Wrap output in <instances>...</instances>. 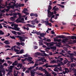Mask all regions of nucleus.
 Here are the masks:
<instances>
[{"label":"nucleus","mask_w":76,"mask_h":76,"mask_svg":"<svg viewBox=\"0 0 76 76\" xmlns=\"http://www.w3.org/2000/svg\"><path fill=\"white\" fill-rule=\"evenodd\" d=\"M39 33H40V32H38L37 31H36L35 32V34H37V35H39L40 34Z\"/></svg>","instance_id":"4c0bfd02"},{"label":"nucleus","mask_w":76,"mask_h":76,"mask_svg":"<svg viewBox=\"0 0 76 76\" xmlns=\"http://www.w3.org/2000/svg\"><path fill=\"white\" fill-rule=\"evenodd\" d=\"M46 41H48V42H51V40L50 39H47Z\"/></svg>","instance_id":"69168bd1"},{"label":"nucleus","mask_w":76,"mask_h":76,"mask_svg":"<svg viewBox=\"0 0 76 76\" xmlns=\"http://www.w3.org/2000/svg\"><path fill=\"white\" fill-rule=\"evenodd\" d=\"M26 26L27 27H30V28H35V26L31 25L29 24H26Z\"/></svg>","instance_id":"423d86ee"},{"label":"nucleus","mask_w":76,"mask_h":76,"mask_svg":"<svg viewBox=\"0 0 76 76\" xmlns=\"http://www.w3.org/2000/svg\"><path fill=\"white\" fill-rule=\"evenodd\" d=\"M54 66H55V65H48V67H54Z\"/></svg>","instance_id":"473e14b6"},{"label":"nucleus","mask_w":76,"mask_h":76,"mask_svg":"<svg viewBox=\"0 0 76 76\" xmlns=\"http://www.w3.org/2000/svg\"><path fill=\"white\" fill-rule=\"evenodd\" d=\"M2 73H3V75L4 76V75H5V70L4 69H2Z\"/></svg>","instance_id":"5701e85b"},{"label":"nucleus","mask_w":76,"mask_h":76,"mask_svg":"<svg viewBox=\"0 0 76 76\" xmlns=\"http://www.w3.org/2000/svg\"><path fill=\"white\" fill-rule=\"evenodd\" d=\"M42 69H43V67H42L40 66L39 68V70H41Z\"/></svg>","instance_id":"de8ad7c7"},{"label":"nucleus","mask_w":76,"mask_h":76,"mask_svg":"<svg viewBox=\"0 0 76 76\" xmlns=\"http://www.w3.org/2000/svg\"><path fill=\"white\" fill-rule=\"evenodd\" d=\"M61 38H62V39H64V38H66L65 36L61 35Z\"/></svg>","instance_id":"2f4dec72"},{"label":"nucleus","mask_w":76,"mask_h":76,"mask_svg":"<svg viewBox=\"0 0 76 76\" xmlns=\"http://www.w3.org/2000/svg\"><path fill=\"white\" fill-rule=\"evenodd\" d=\"M30 16L32 17V16H34V14L33 13H31L30 14Z\"/></svg>","instance_id":"603ef678"},{"label":"nucleus","mask_w":76,"mask_h":76,"mask_svg":"<svg viewBox=\"0 0 76 76\" xmlns=\"http://www.w3.org/2000/svg\"><path fill=\"white\" fill-rule=\"evenodd\" d=\"M61 57V56H60L58 57V59L56 60V61L58 63V62L61 63L62 61L63 60V58H60Z\"/></svg>","instance_id":"20e7f679"},{"label":"nucleus","mask_w":76,"mask_h":76,"mask_svg":"<svg viewBox=\"0 0 76 76\" xmlns=\"http://www.w3.org/2000/svg\"><path fill=\"white\" fill-rule=\"evenodd\" d=\"M35 17H38V14L37 13L34 14V16Z\"/></svg>","instance_id":"6e6d98bb"},{"label":"nucleus","mask_w":76,"mask_h":76,"mask_svg":"<svg viewBox=\"0 0 76 76\" xmlns=\"http://www.w3.org/2000/svg\"><path fill=\"white\" fill-rule=\"evenodd\" d=\"M16 61H15V63H13L12 65L13 66H17V64H16Z\"/></svg>","instance_id":"f704fd0d"},{"label":"nucleus","mask_w":76,"mask_h":76,"mask_svg":"<svg viewBox=\"0 0 76 76\" xmlns=\"http://www.w3.org/2000/svg\"><path fill=\"white\" fill-rule=\"evenodd\" d=\"M11 20H12V21H14V20H15L14 19V18L13 17H12L11 18Z\"/></svg>","instance_id":"338daca9"},{"label":"nucleus","mask_w":76,"mask_h":76,"mask_svg":"<svg viewBox=\"0 0 76 76\" xmlns=\"http://www.w3.org/2000/svg\"><path fill=\"white\" fill-rule=\"evenodd\" d=\"M16 38H19V40L20 42H22V41H25V39H28L27 37H22L19 36H15Z\"/></svg>","instance_id":"f03ea898"},{"label":"nucleus","mask_w":76,"mask_h":76,"mask_svg":"<svg viewBox=\"0 0 76 76\" xmlns=\"http://www.w3.org/2000/svg\"><path fill=\"white\" fill-rule=\"evenodd\" d=\"M42 64H44V63H42V62H39V65H42Z\"/></svg>","instance_id":"774afa93"},{"label":"nucleus","mask_w":76,"mask_h":76,"mask_svg":"<svg viewBox=\"0 0 76 76\" xmlns=\"http://www.w3.org/2000/svg\"><path fill=\"white\" fill-rule=\"evenodd\" d=\"M4 33L3 32V31L0 30V34H1V35H4Z\"/></svg>","instance_id":"cd10ccee"},{"label":"nucleus","mask_w":76,"mask_h":76,"mask_svg":"<svg viewBox=\"0 0 76 76\" xmlns=\"http://www.w3.org/2000/svg\"><path fill=\"white\" fill-rule=\"evenodd\" d=\"M7 63L8 64H12V62L10 61H7Z\"/></svg>","instance_id":"3c124183"},{"label":"nucleus","mask_w":76,"mask_h":76,"mask_svg":"<svg viewBox=\"0 0 76 76\" xmlns=\"http://www.w3.org/2000/svg\"><path fill=\"white\" fill-rule=\"evenodd\" d=\"M56 37L57 38H61V35L57 36Z\"/></svg>","instance_id":"79ce46f5"},{"label":"nucleus","mask_w":76,"mask_h":76,"mask_svg":"<svg viewBox=\"0 0 76 76\" xmlns=\"http://www.w3.org/2000/svg\"><path fill=\"white\" fill-rule=\"evenodd\" d=\"M5 47L6 48H10L11 47L10 45H5Z\"/></svg>","instance_id":"72a5a7b5"},{"label":"nucleus","mask_w":76,"mask_h":76,"mask_svg":"<svg viewBox=\"0 0 76 76\" xmlns=\"http://www.w3.org/2000/svg\"><path fill=\"white\" fill-rule=\"evenodd\" d=\"M51 34H55V32L53 31H51Z\"/></svg>","instance_id":"0e129e2a"},{"label":"nucleus","mask_w":76,"mask_h":76,"mask_svg":"<svg viewBox=\"0 0 76 76\" xmlns=\"http://www.w3.org/2000/svg\"><path fill=\"white\" fill-rule=\"evenodd\" d=\"M12 34H16V31H12Z\"/></svg>","instance_id":"e433bc0d"},{"label":"nucleus","mask_w":76,"mask_h":76,"mask_svg":"<svg viewBox=\"0 0 76 76\" xmlns=\"http://www.w3.org/2000/svg\"><path fill=\"white\" fill-rule=\"evenodd\" d=\"M16 45H14V46L12 47L11 48V49L12 50V51H13V48L14 49H15V48H16Z\"/></svg>","instance_id":"f3484780"},{"label":"nucleus","mask_w":76,"mask_h":76,"mask_svg":"<svg viewBox=\"0 0 76 76\" xmlns=\"http://www.w3.org/2000/svg\"><path fill=\"white\" fill-rule=\"evenodd\" d=\"M57 5L59 6H60L62 8H64V5H62L61 4H57Z\"/></svg>","instance_id":"412c9836"},{"label":"nucleus","mask_w":76,"mask_h":76,"mask_svg":"<svg viewBox=\"0 0 76 76\" xmlns=\"http://www.w3.org/2000/svg\"><path fill=\"white\" fill-rule=\"evenodd\" d=\"M31 75H35V72L34 71H31L30 72Z\"/></svg>","instance_id":"a211bd4d"},{"label":"nucleus","mask_w":76,"mask_h":76,"mask_svg":"<svg viewBox=\"0 0 76 76\" xmlns=\"http://www.w3.org/2000/svg\"><path fill=\"white\" fill-rule=\"evenodd\" d=\"M3 65L5 66H6V67L7 66H8V64H6V63H4Z\"/></svg>","instance_id":"49530a36"},{"label":"nucleus","mask_w":76,"mask_h":76,"mask_svg":"<svg viewBox=\"0 0 76 76\" xmlns=\"http://www.w3.org/2000/svg\"><path fill=\"white\" fill-rule=\"evenodd\" d=\"M67 62H68V60L67 59H66L64 61V64H66Z\"/></svg>","instance_id":"7c9ffc66"},{"label":"nucleus","mask_w":76,"mask_h":76,"mask_svg":"<svg viewBox=\"0 0 76 76\" xmlns=\"http://www.w3.org/2000/svg\"><path fill=\"white\" fill-rule=\"evenodd\" d=\"M14 6L15 7H21V4H19L18 5L15 4L14 5Z\"/></svg>","instance_id":"6ab92c4d"},{"label":"nucleus","mask_w":76,"mask_h":76,"mask_svg":"<svg viewBox=\"0 0 76 76\" xmlns=\"http://www.w3.org/2000/svg\"><path fill=\"white\" fill-rule=\"evenodd\" d=\"M60 41L61 42V39H57V42H60Z\"/></svg>","instance_id":"a18cd8bd"},{"label":"nucleus","mask_w":76,"mask_h":76,"mask_svg":"<svg viewBox=\"0 0 76 76\" xmlns=\"http://www.w3.org/2000/svg\"><path fill=\"white\" fill-rule=\"evenodd\" d=\"M38 66V64H34V67H36V66Z\"/></svg>","instance_id":"680f3d73"},{"label":"nucleus","mask_w":76,"mask_h":76,"mask_svg":"<svg viewBox=\"0 0 76 76\" xmlns=\"http://www.w3.org/2000/svg\"><path fill=\"white\" fill-rule=\"evenodd\" d=\"M69 38L72 39H75V36H69Z\"/></svg>","instance_id":"4be33fe9"},{"label":"nucleus","mask_w":76,"mask_h":76,"mask_svg":"<svg viewBox=\"0 0 76 76\" xmlns=\"http://www.w3.org/2000/svg\"><path fill=\"white\" fill-rule=\"evenodd\" d=\"M52 9V7L50 5H49L48 7V16L49 18H51L52 16V15H54V12H51L50 10Z\"/></svg>","instance_id":"f257e3e1"},{"label":"nucleus","mask_w":76,"mask_h":76,"mask_svg":"<svg viewBox=\"0 0 76 76\" xmlns=\"http://www.w3.org/2000/svg\"><path fill=\"white\" fill-rule=\"evenodd\" d=\"M31 23L32 25H35V23H38L39 22L37 20V18H36L35 20H32L31 22Z\"/></svg>","instance_id":"39448f33"},{"label":"nucleus","mask_w":76,"mask_h":76,"mask_svg":"<svg viewBox=\"0 0 76 76\" xmlns=\"http://www.w3.org/2000/svg\"><path fill=\"white\" fill-rule=\"evenodd\" d=\"M35 54L36 55H35V57H38L37 55L38 56H41V53H39V52H37Z\"/></svg>","instance_id":"1a4fd4ad"},{"label":"nucleus","mask_w":76,"mask_h":76,"mask_svg":"<svg viewBox=\"0 0 76 76\" xmlns=\"http://www.w3.org/2000/svg\"><path fill=\"white\" fill-rule=\"evenodd\" d=\"M10 8H11V9H15V6L13 5L12 6H10Z\"/></svg>","instance_id":"c03bdc74"},{"label":"nucleus","mask_w":76,"mask_h":76,"mask_svg":"<svg viewBox=\"0 0 76 76\" xmlns=\"http://www.w3.org/2000/svg\"><path fill=\"white\" fill-rule=\"evenodd\" d=\"M10 38H11V39H16V38L14 37V36H10Z\"/></svg>","instance_id":"aec40b11"},{"label":"nucleus","mask_w":76,"mask_h":76,"mask_svg":"<svg viewBox=\"0 0 76 76\" xmlns=\"http://www.w3.org/2000/svg\"><path fill=\"white\" fill-rule=\"evenodd\" d=\"M21 22H22V20H21L20 19H19L18 18L16 20V22L17 23H19Z\"/></svg>","instance_id":"dca6fc26"},{"label":"nucleus","mask_w":76,"mask_h":76,"mask_svg":"<svg viewBox=\"0 0 76 76\" xmlns=\"http://www.w3.org/2000/svg\"><path fill=\"white\" fill-rule=\"evenodd\" d=\"M20 45H21L22 46H24L25 45V43L24 42H21Z\"/></svg>","instance_id":"8fccbe9b"},{"label":"nucleus","mask_w":76,"mask_h":76,"mask_svg":"<svg viewBox=\"0 0 76 76\" xmlns=\"http://www.w3.org/2000/svg\"><path fill=\"white\" fill-rule=\"evenodd\" d=\"M54 42L50 43V46H53V45L54 44Z\"/></svg>","instance_id":"a878e982"},{"label":"nucleus","mask_w":76,"mask_h":76,"mask_svg":"<svg viewBox=\"0 0 76 76\" xmlns=\"http://www.w3.org/2000/svg\"><path fill=\"white\" fill-rule=\"evenodd\" d=\"M14 51H15V52H19V50L18 49H16V48L14 49Z\"/></svg>","instance_id":"ea45409f"},{"label":"nucleus","mask_w":76,"mask_h":76,"mask_svg":"<svg viewBox=\"0 0 76 76\" xmlns=\"http://www.w3.org/2000/svg\"><path fill=\"white\" fill-rule=\"evenodd\" d=\"M39 35L41 37H44L45 35V34L43 33H42L39 34Z\"/></svg>","instance_id":"9d476101"},{"label":"nucleus","mask_w":76,"mask_h":76,"mask_svg":"<svg viewBox=\"0 0 76 76\" xmlns=\"http://www.w3.org/2000/svg\"><path fill=\"white\" fill-rule=\"evenodd\" d=\"M59 53L60 54H61V55H62L63 56H64V57H66V56L64 55V54H63V53L62 52L60 53Z\"/></svg>","instance_id":"5fc2aeb1"},{"label":"nucleus","mask_w":76,"mask_h":76,"mask_svg":"<svg viewBox=\"0 0 76 76\" xmlns=\"http://www.w3.org/2000/svg\"><path fill=\"white\" fill-rule=\"evenodd\" d=\"M7 8L8 9L10 10V6H7Z\"/></svg>","instance_id":"13d9d810"},{"label":"nucleus","mask_w":76,"mask_h":76,"mask_svg":"<svg viewBox=\"0 0 76 76\" xmlns=\"http://www.w3.org/2000/svg\"><path fill=\"white\" fill-rule=\"evenodd\" d=\"M14 28H15V31H19V29H20V28H19L18 27H14Z\"/></svg>","instance_id":"b1692460"},{"label":"nucleus","mask_w":76,"mask_h":76,"mask_svg":"<svg viewBox=\"0 0 76 76\" xmlns=\"http://www.w3.org/2000/svg\"><path fill=\"white\" fill-rule=\"evenodd\" d=\"M14 67V66H11L10 67H8V70H13V68Z\"/></svg>","instance_id":"9b49d317"},{"label":"nucleus","mask_w":76,"mask_h":76,"mask_svg":"<svg viewBox=\"0 0 76 76\" xmlns=\"http://www.w3.org/2000/svg\"><path fill=\"white\" fill-rule=\"evenodd\" d=\"M17 45H18V46H20V45L21 43L19 42H16Z\"/></svg>","instance_id":"37998d69"},{"label":"nucleus","mask_w":76,"mask_h":76,"mask_svg":"<svg viewBox=\"0 0 76 76\" xmlns=\"http://www.w3.org/2000/svg\"><path fill=\"white\" fill-rule=\"evenodd\" d=\"M23 56L24 57H28V55L27 54H26L25 55H23Z\"/></svg>","instance_id":"a19ab883"},{"label":"nucleus","mask_w":76,"mask_h":76,"mask_svg":"<svg viewBox=\"0 0 76 76\" xmlns=\"http://www.w3.org/2000/svg\"><path fill=\"white\" fill-rule=\"evenodd\" d=\"M48 64L47 63L46 64H45L42 65V67H45L46 68H48Z\"/></svg>","instance_id":"f8f14e48"},{"label":"nucleus","mask_w":76,"mask_h":76,"mask_svg":"<svg viewBox=\"0 0 76 76\" xmlns=\"http://www.w3.org/2000/svg\"><path fill=\"white\" fill-rule=\"evenodd\" d=\"M0 62H1V63H3L4 62V60H2L1 59H0Z\"/></svg>","instance_id":"bb28decb"},{"label":"nucleus","mask_w":76,"mask_h":76,"mask_svg":"<svg viewBox=\"0 0 76 76\" xmlns=\"http://www.w3.org/2000/svg\"><path fill=\"white\" fill-rule=\"evenodd\" d=\"M48 25H49L50 26H51L52 24L51 23H49L48 24H47V26H48Z\"/></svg>","instance_id":"4d7b16f0"},{"label":"nucleus","mask_w":76,"mask_h":76,"mask_svg":"<svg viewBox=\"0 0 76 76\" xmlns=\"http://www.w3.org/2000/svg\"><path fill=\"white\" fill-rule=\"evenodd\" d=\"M41 71H42L44 72H45V74H47L45 75V76H51V74H48V72H47V71L45 70L44 69H42V70H41Z\"/></svg>","instance_id":"7ed1b4c3"},{"label":"nucleus","mask_w":76,"mask_h":76,"mask_svg":"<svg viewBox=\"0 0 76 76\" xmlns=\"http://www.w3.org/2000/svg\"><path fill=\"white\" fill-rule=\"evenodd\" d=\"M18 24H15L14 26V28H17V27H18Z\"/></svg>","instance_id":"bf43d9fd"},{"label":"nucleus","mask_w":76,"mask_h":76,"mask_svg":"<svg viewBox=\"0 0 76 76\" xmlns=\"http://www.w3.org/2000/svg\"><path fill=\"white\" fill-rule=\"evenodd\" d=\"M24 50H20V54H22L23 53H24V52H23Z\"/></svg>","instance_id":"393cba45"},{"label":"nucleus","mask_w":76,"mask_h":76,"mask_svg":"<svg viewBox=\"0 0 76 76\" xmlns=\"http://www.w3.org/2000/svg\"><path fill=\"white\" fill-rule=\"evenodd\" d=\"M4 42L5 43L6 45H9V44H10V42H9V40H5Z\"/></svg>","instance_id":"6e6552de"},{"label":"nucleus","mask_w":76,"mask_h":76,"mask_svg":"<svg viewBox=\"0 0 76 76\" xmlns=\"http://www.w3.org/2000/svg\"><path fill=\"white\" fill-rule=\"evenodd\" d=\"M57 7V6H54L52 9V10H55V11H58V10H59V9H58V7Z\"/></svg>","instance_id":"0eeeda50"},{"label":"nucleus","mask_w":76,"mask_h":76,"mask_svg":"<svg viewBox=\"0 0 76 76\" xmlns=\"http://www.w3.org/2000/svg\"><path fill=\"white\" fill-rule=\"evenodd\" d=\"M16 72H14V76H18V73H16V75H15V74H16Z\"/></svg>","instance_id":"09e8293b"},{"label":"nucleus","mask_w":76,"mask_h":76,"mask_svg":"<svg viewBox=\"0 0 76 76\" xmlns=\"http://www.w3.org/2000/svg\"><path fill=\"white\" fill-rule=\"evenodd\" d=\"M45 23H46V26H47V24H48L49 23V21H45Z\"/></svg>","instance_id":"c9c22d12"},{"label":"nucleus","mask_w":76,"mask_h":76,"mask_svg":"<svg viewBox=\"0 0 76 76\" xmlns=\"http://www.w3.org/2000/svg\"><path fill=\"white\" fill-rule=\"evenodd\" d=\"M27 59H28V58H26L24 59H22L21 60V61H22V62H24V61H26V60Z\"/></svg>","instance_id":"c756f323"},{"label":"nucleus","mask_w":76,"mask_h":76,"mask_svg":"<svg viewBox=\"0 0 76 76\" xmlns=\"http://www.w3.org/2000/svg\"><path fill=\"white\" fill-rule=\"evenodd\" d=\"M18 65L19 66V67H20V68H21L23 66V65L22 64H18Z\"/></svg>","instance_id":"58836bf2"},{"label":"nucleus","mask_w":76,"mask_h":76,"mask_svg":"<svg viewBox=\"0 0 76 76\" xmlns=\"http://www.w3.org/2000/svg\"><path fill=\"white\" fill-rule=\"evenodd\" d=\"M43 55H42V56H44L45 57H46L47 56V54L46 53H43Z\"/></svg>","instance_id":"864d4df0"},{"label":"nucleus","mask_w":76,"mask_h":76,"mask_svg":"<svg viewBox=\"0 0 76 76\" xmlns=\"http://www.w3.org/2000/svg\"><path fill=\"white\" fill-rule=\"evenodd\" d=\"M50 49H53L52 51H55V50L57 49V48L56 47H52L50 48Z\"/></svg>","instance_id":"4468645a"},{"label":"nucleus","mask_w":76,"mask_h":76,"mask_svg":"<svg viewBox=\"0 0 76 76\" xmlns=\"http://www.w3.org/2000/svg\"><path fill=\"white\" fill-rule=\"evenodd\" d=\"M67 39H63L62 40H61V42H63V43H66V42H67Z\"/></svg>","instance_id":"2eb2a0df"},{"label":"nucleus","mask_w":76,"mask_h":76,"mask_svg":"<svg viewBox=\"0 0 76 76\" xmlns=\"http://www.w3.org/2000/svg\"><path fill=\"white\" fill-rule=\"evenodd\" d=\"M76 66V63H74L71 65V67H75Z\"/></svg>","instance_id":"ddd939ff"},{"label":"nucleus","mask_w":76,"mask_h":76,"mask_svg":"<svg viewBox=\"0 0 76 76\" xmlns=\"http://www.w3.org/2000/svg\"><path fill=\"white\" fill-rule=\"evenodd\" d=\"M70 59H71V63H72V62H73V60H74V58L73 57H71Z\"/></svg>","instance_id":"c85d7f7f"},{"label":"nucleus","mask_w":76,"mask_h":76,"mask_svg":"<svg viewBox=\"0 0 76 76\" xmlns=\"http://www.w3.org/2000/svg\"><path fill=\"white\" fill-rule=\"evenodd\" d=\"M26 60H28V62H29V61H32V60L28 58Z\"/></svg>","instance_id":"e2e57ef3"},{"label":"nucleus","mask_w":76,"mask_h":76,"mask_svg":"<svg viewBox=\"0 0 76 76\" xmlns=\"http://www.w3.org/2000/svg\"><path fill=\"white\" fill-rule=\"evenodd\" d=\"M17 34L18 35H21V33L19 32H17Z\"/></svg>","instance_id":"052dcab7"}]
</instances>
